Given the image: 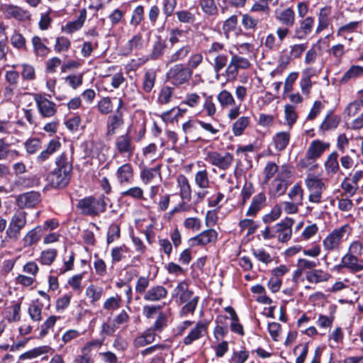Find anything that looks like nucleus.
Segmentation results:
<instances>
[{"mask_svg": "<svg viewBox=\"0 0 363 363\" xmlns=\"http://www.w3.org/2000/svg\"><path fill=\"white\" fill-rule=\"evenodd\" d=\"M55 164L57 168L48 174L47 180L52 187H65L70 180L72 165L65 153L56 158Z\"/></svg>", "mask_w": 363, "mask_h": 363, "instance_id": "nucleus-1", "label": "nucleus"}, {"mask_svg": "<svg viewBox=\"0 0 363 363\" xmlns=\"http://www.w3.org/2000/svg\"><path fill=\"white\" fill-rule=\"evenodd\" d=\"M172 297L178 298L180 303H184L179 311L181 317H186L189 313L193 314L199 301V297L189 290L188 284L184 281H180L174 289Z\"/></svg>", "mask_w": 363, "mask_h": 363, "instance_id": "nucleus-2", "label": "nucleus"}, {"mask_svg": "<svg viewBox=\"0 0 363 363\" xmlns=\"http://www.w3.org/2000/svg\"><path fill=\"white\" fill-rule=\"evenodd\" d=\"M106 204L104 195H101L98 198L89 196L81 199L77 204V208L83 214L96 216L106 211Z\"/></svg>", "mask_w": 363, "mask_h": 363, "instance_id": "nucleus-3", "label": "nucleus"}, {"mask_svg": "<svg viewBox=\"0 0 363 363\" xmlns=\"http://www.w3.org/2000/svg\"><path fill=\"white\" fill-rule=\"evenodd\" d=\"M204 160L220 170L228 169L233 161V155L226 151L206 150Z\"/></svg>", "mask_w": 363, "mask_h": 363, "instance_id": "nucleus-4", "label": "nucleus"}, {"mask_svg": "<svg viewBox=\"0 0 363 363\" xmlns=\"http://www.w3.org/2000/svg\"><path fill=\"white\" fill-rule=\"evenodd\" d=\"M193 74V71L185 65L178 63L172 66L166 74L168 82L175 86L188 83Z\"/></svg>", "mask_w": 363, "mask_h": 363, "instance_id": "nucleus-5", "label": "nucleus"}, {"mask_svg": "<svg viewBox=\"0 0 363 363\" xmlns=\"http://www.w3.org/2000/svg\"><path fill=\"white\" fill-rule=\"evenodd\" d=\"M329 147L328 143H323L318 140L313 141L307 150L306 157L299 162V165L303 168L307 167L309 160H315L320 157Z\"/></svg>", "mask_w": 363, "mask_h": 363, "instance_id": "nucleus-6", "label": "nucleus"}, {"mask_svg": "<svg viewBox=\"0 0 363 363\" xmlns=\"http://www.w3.org/2000/svg\"><path fill=\"white\" fill-rule=\"evenodd\" d=\"M34 101L38 112L43 118H50L57 113L56 104L47 99L44 94H34Z\"/></svg>", "mask_w": 363, "mask_h": 363, "instance_id": "nucleus-7", "label": "nucleus"}, {"mask_svg": "<svg viewBox=\"0 0 363 363\" xmlns=\"http://www.w3.org/2000/svg\"><path fill=\"white\" fill-rule=\"evenodd\" d=\"M115 147L117 152L123 157H131L135 150L133 138L129 130L126 133L118 135L115 140Z\"/></svg>", "mask_w": 363, "mask_h": 363, "instance_id": "nucleus-8", "label": "nucleus"}, {"mask_svg": "<svg viewBox=\"0 0 363 363\" xmlns=\"http://www.w3.org/2000/svg\"><path fill=\"white\" fill-rule=\"evenodd\" d=\"M41 201L40 194L38 191H29L16 197L15 203L18 209L24 210L35 207Z\"/></svg>", "mask_w": 363, "mask_h": 363, "instance_id": "nucleus-9", "label": "nucleus"}, {"mask_svg": "<svg viewBox=\"0 0 363 363\" xmlns=\"http://www.w3.org/2000/svg\"><path fill=\"white\" fill-rule=\"evenodd\" d=\"M346 229L347 225H345L333 230L323 241L324 248L328 251L337 249Z\"/></svg>", "mask_w": 363, "mask_h": 363, "instance_id": "nucleus-10", "label": "nucleus"}, {"mask_svg": "<svg viewBox=\"0 0 363 363\" xmlns=\"http://www.w3.org/2000/svg\"><path fill=\"white\" fill-rule=\"evenodd\" d=\"M294 220L291 218H286L280 223L274 225L275 233H278L277 239L281 242H286L289 241L292 235V225H294Z\"/></svg>", "mask_w": 363, "mask_h": 363, "instance_id": "nucleus-11", "label": "nucleus"}, {"mask_svg": "<svg viewBox=\"0 0 363 363\" xmlns=\"http://www.w3.org/2000/svg\"><path fill=\"white\" fill-rule=\"evenodd\" d=\"M208 326V322L204 320L199 321L184 338L183 343L185 345H190L193 342L203 337L207 333Z\"/></svg>", "mask_w": 363, "mask_h": 363, "instance_id": "nucleus-12", "label": "nucleus"}, {"mask_svg": "<svg viewBox=\"0 0 363 363\" xmlns=\"http://www.w3.org/2000/svg\"><path fill=\"white\" fill-rule=\"evenodd\" d=\"M342 267L348 269L352 273L363 270V259L352 254H346L342 258Z\"/></svg>", "mask_w": 363, "mask_h": 363, "instance_id": "nucleus-13", "label": "nucleus"}, {"mask_svg": "<svg viewBox=\"0 0 363 363\" xmlns=\"http://www.w3.org/2000/svg\"><path fill=\"white\" fill-rule=\"evenodd\" d=\"M167 290L163 286L157 285L150 288L144 294L143 298L147 301H160L167 296Z\"/></svg>", "mask_w": 363, "mask_h": 363, "instance_id": "nucleus-14", "label": "nucleus"}, {"mask_svg": "<svg viewBox=\"0 0 363 363\" xmlns=\"http://www.w3.org/2000/svg\"><path fill=\"white\" fill-rule=\"evenodd\" d=\"M124 123L123 113L116 110V113L110 116L107 120V135H113L116 130L120 128Z\"/></svg>", "mask_w": 363, "mask_h": 363, "instance_id": "nucleus-15", "label": "nucleus"}, {"mask_svg": "<svg viewBox=\"0 0 363 363\" xmlns=\"http://www.w3.org/2000/svg\"><path fill=\"white\" fill-rule=\"evenodd\" d=\"M118 182L121 185L130 184L133 179V169L127 163L121 166L116 172Z\"/></svg>", "mask_w": 363, "mask_h": 363, "instance_id": "nucleus-16", "label": "nucleus"}, {"mask_svg": "<svg viewBox=\"0 0 363 363\" xmlns=\"http://www.w3.org/2000/svg\"><path fill=\"white\" fill-rule=\"evenodd\" d=\"M101 340H93L89 342L82 349V354L77 357L74 363H91L89 353L93 348H99L102 345Z\"/></svg>", "mask_w": 363, "mask_h": 363, "instance_id": "nucleus-17", "label": "nucleus"}, {"mask_svg": "<svg viewBox=\"0 0 363 363\" xmlns=\"http://www.w3.org/2000/svg\"><path fill=\"white\" fill-rule=\"evenodd\" d=\"M61 147V143L57 139L51 140L47 147L43 150L36 157L38 163H43L50 158L55 152L58 151Z\"/></svg>", "mask_w": 363, "mask_h": 363, "instance_id": "nucleus-18", "label": "nucleus"}, {"mask_svg": "<svg viewBox=\"0 0 363 363\" xmlns=\"http://www.w3.org/2000/svg\"><path fill=\"white\" fill-rule=\"evenodd\" d=\"M191 50V47L188 44H186L182 47L177 49L174 52L167 56L166 65L167 66L174 62L184 60L189 55Z\"/></svg>", "mask_w": 363, "mask_h": 363, "instance_id": "nucleus-19", "label": "nucleus"}, {"mask_svg": "<svg viewBox=\"0 0 363 363\" xmlns=\"http://www.w3.org/2000/svg\"><path fill=\"white\" fill-rule=\"evenodd\" d=\"M42 234V227L37 226L30 230L22 238V242L24 247H28L36 244L40 239Z\"/></svg>", "mask_w": 363, "mask_h": 363, "instance_id": "nucleus-20", "label": "nucleus"}, {"mask_svg": "<svg viewBox=\"0 0 363 363\" xmlns=\"http://www.w3.org/2000/svg\"><path fill=\"white\" fill-rule=\"evenodd\" d=\"M218 233L213 229H208L203 231L192 240L196 242L197 245H206L208 243L215 242L217 240Z\"/></svg>", "mask_w": 363, "mask_h": 363, "instance_id": "nucleus-21", "label": "nucleus"}, {"mask_svg": "<svg viewBox=\"0 0 363 363\" xmlns=\"http://www.w3.org/2000/svg\"><path fill=\"white\" fill-rule=\"evenodd\" d=\"M331 277V275L322 269H312L306 272V279L310 283L318 284L327 281Z\"/></svg>", "mask_w": 363, "mask_h": 363, "instance_id": "nucleus-22", "label": "nucleus"}, {"mask_svg": "<svg viewBox=\"0 0 363 363\" xmlns=\"http://www.w3.org/2000/svg\"><path fill=\"white\" fill-rule=\"evenodd\" d=\"M337 159L338 154L337 152H333L328 156L324 164L325 169L328 175L333 176L339 171L340 166Z\"/></svg>", "mask_w": 363, "mask_h": 363, "instance_id": "nucleus-23", "label": "nucleus"}, {"mask_svg": "<svg viewBox=\"0 0 363 363\" xmlns=\"http://www.w3.org/2000/svg\"><path fill=\"white\" fill-rule=\"evenodd\" d=\"M177 182L180 190V196L189 201L191 199V188L188 179L184 174H179Z\"/></svg>", "mask_w": 363, "mask_h": 363, "instance_id": "nucleus-24", "label": "nucleus"}, {"mask_svg": "<svg viewBox=\"0 0 363 363\" xmlns=\"http://www.w3.org/2000/svg\"><path fill=\"white\" fill-rule=\"evenodd\" d=\"M265 201L266 197L264 194H259L254 196L246 212V215L247 216H255L264 206Z\"/></svg>", "mask_w": 363, "mask_h": 363, "instance_id": "nucleus-25", "label": "nucleus"}, {"mask_svg": "<svg viewBox=\"0 0 363 363\" xmlns=\"http://www.w3.org/2000/svg\"><path fill=\"white\" fill-rule=\"evenodd\" d=\"M276 18L283 25L291 27L295 23V13L292 9L287 8L279 12H276Z\"/></svg>", "mask_w": 363, "mask_h": 363, "instance_id": "nucleus-26", "label": "nucleus"}, {"mask_svg": "<svg viewBox=\"0 0 363 363\" xmlns=\"http://www.w3.org/2000/svg\"><path fill=\"white\" fill-rule=\"evenodd\" d=\"M86 17V11L85 9H83L80 11L79 16L76 20L69 22L66 24L64 28L65 31L67 33H72L79 30L85 21Z\"/></svg>", "mask_w": 363, "mask_h": 363, "instance_id": "nucleus-27", "label": "nucleus"}, {"mask_svg": "<svg viewBox=\"0 0 363 363\" xmlns=\"http://www.w3.org/2000/svg\"><path fill=\"white\" fill-rule=\"evenodd\" d=\"M289 182H285L280 179H274L269 186V194L274 196H279L285 194Z\"/></svg>", "mask_w": 363, "mask_h": 363, "instance_id": "nucleus-28", "label": "nucleus"}, {"mask_svg": "<svg viewBox=\"0 0 363 363\" xmlns=\"http://www.w3.org/2000/svg\"><path fill=\"white\" fill-rule=\"evenodd\" d=\"M331 14L330 7H324L320 10L318 15V25L316 33H319L325 30L329 25L330 16Z\"/></svg>", "mask_w": 363, "mask_h": 363, "instance_id": "nucleus-29", "label": "nucleus"}, {"mask_svg": "<svg viewBox=\"0 0 363 363\" xmlns=\"http://www.w3.org/2000/svg\"><path fill=\"white\" fill-rule=\"evenodd\" d=\"M156 334L152 330L147 329L134 340V345L142 347L154 342Z\"/></svg>", "mask_w": 363, "mask_h": 363, "instance_id": "nucleus-30", "label": "nucleus"}, {"mask_svg": "<svg viewBox=\"0 0 363 363\" xmlns=\"http://www.w3.org/2000/svg\"><path fill=\"white\" fill-rule=\"evenodd\" d=\"M340 122V118L335 115L328 114L326 116L321 125L320 130L323 133L330 130L335 129Z\"/></svg>", "mask_w": 363, "mask_h": 363, "instance_id": "nucleus-31", "label": "nucleus"}, {"mask_svg": "<svg viewBox=\"0 0 363 363\" xmlns=\"http://www.w3.org/2000/svg\"><path fill=\"white\" fill-rule=\"evenodd\" d=\"M225 51V45L219 42H213L209 46L206 48L204 51L206 60L210 61V58H212L216 55L223 54V52Z\"/></svg>", "mask_w": 363, "mask_h": 363, "instance_id": "nucleus-32", "label": "nucleus"}, {"mask_svg": "<svg viewBox=\"0 0 363 363\" xmlns=\"http://www.w3.org/2000/svg\"><path fill=\"white\" fill-rule=\"evenodd\" d=\"M199 4L206 15L213 16L218 14V9L214 0H199Z\"/></svg>", "mask_w": 363, "mask_h": 363, "instance_id": "nucleus-33", "label": "nucleus"}, {"mask_svg": "<svg viewBox=\"0 0 363 363\" xmlns=\"http://www.w3.org/2000/svg\"><path fill=\"white\" fill-rule=\"evenodd\" d=\"M305 184L308 190H325L326 188L322 179L313 174L307 176Z\"/></svg>", "mask_w": 363, "mask_h": 363, "instance_id": "nucleus-34", "label": "nucleus"}, {"mask_svg": "<svg viewBox=\"0 0 363 363\" xmlns=\"http://www.w3.org/2000/svg\"><path fill=\"white\" fill-rule=\"evenodd\" d=\"M27 216L28 213L24 210L16 208L11 216L9 222L24 228L28 222Z\"/></svg>", "mask_w": 363, "mask_h": 363, "instance_id": "nucleus-35", "label": "nucleus"}, {"mask_svg": "<svg viewBox=\"0 0 363 363\" xmlns=\"http://www.w3.org/2000/svg\"><path fill=\"white\" fill-rule=\"evenodd\" d=\"M290 140L289 132H279L274 138L276 149L279 151L284 150L288 145Z\"/></svg>", "mask_w": 363, "mask_h": 363, "instance_id": "nucleus-36", "label": "nucleus"}, {"mask_svg": "<svg viewBox=\"0 0 363 363\" xmlns=\"http://www.w3.org/2000/svg\"><path fill=\"white\" fill-rule=\"evenodd\" d=\"M104 293L102 287L96 286L93 284L89 286L86 289V296L90 300L91 304H94L101 298Z\"/></svg>", "mask_w": 363, "mask_h": 363, "instance_id": "nucleus-37", "label": "nucleus"}, {"mask_svg": "<svg viewBox=\"0 0 363 363\" xmlns=\"http://www.w3.org/2000/svg\"><path fill=\"white\" fill-rule=\"evenodd\" d=\"M362 74L363 67L359 65H353L344 74V75L340 79V82L342 84L347 83L350 79H355Z\"/></svg>", "mask_w": 363, "mask_h": 363, "instance_id": "nucleus-38", "label": "nucleus"}, {"mask_svg": "<svg viewBox=\"0 0 363 363\" xmlns=\"http://www.w3.org/2000/svg\"><path fill=\"white\" fill-rule=\"evenodd\" d=\"M155 80L156 72L152 69L147 70L144 74L143 82V89L144 91L150 92L155 86Z\"/></svg>", "mask_w": 363, "mask_h": 363, "instance_id": "nucleus-39", "label": "nucleus"}, {"mask_svg": "<svg viewBox=\"0 0 363 363\" xmlns=\"http://www.w3.org/2000/svg\"><path fill=\"white\" fill-rule=\"evenodd\" d=\"M31 42L33 46L34 52L37 55L43 57L49 53L50 49L43 43L40 37L34 36L32 38Z\"/></svg>", "mask_w": 363, "mask_h": 363, "instance_id": "nucleus-40", "label": "nucleus"}, {"mask_svg": "<svg viewBox=\"0 0 363 363\" xmlns=\"http://www.w3.org/2000/svg\"><path fill=\"white\" fill-rule=\"evenodd\" d=\"M52 348L48 346H42L28 351L20 356L21 359L35 358L41 354L49 353Z\"/></svg>", "mask_w": 363, "mask_h": 363, "instance_id": "nucleus-41", "label": "nucleus"}, {"mask_svg": "<svg viewBox=\"0 0 363 363\" xmlns=\"http://www.w3.org/2000/svg\"><path fill=\"white\" fill-rule=\"evenodd\" d=\"M359 23L358 21H352L347 24H345L337 30V35L342 36L345 39L351 41L352 37H347V35L354 32L359 26Z\"/></svg>", "mask_w": 363, "mask_h": 363, "instance_id": "nucleus-42", "label": "nucleus"}, {"mask_svg": "<svg viewBox=\"0 0 363 363\" xmlns=\"http://www.w3.org/2000/svg\"><path fill=\"white\" fill-rule=\"evenodd\" d=\"M217 99L223 108H228L235 104V99L228 91L223 90L217 96Z\"/></svg>", "mask_w": 363, "mask_h": 363, "instance_id": "nucleus-43", "label": "nucleus"}, {"mask_svg": "<svg viewBox=\"0 0 363 363\" xmlns=\"http://www.w3.org/2000/svg\"><path fill=\"white\" fill-rule=\"evenodd\" d=\"M23 229V228L9 222L6 230V238L11 241H17L21 236Z\"/></svg>", "mask_w": 363, "mask_h": 363, "instance_id": "nucleus-44", "label": "nucleus"}, {"mask_svg": "<svg viewBox=\"0 0 363 363\" xmlns=\"http://www.w3.org/2000/svg\"><path fill=\"white\" fill-rule=\"evenodd\" d=\"M250 118L247 116L239 118L233 125V133L235 135L239 136L242 134L244 130L249 125Z\"/></svg>", "mask_w": 363, "mask_h": 363, "instance_id": "nucleus-45", "label": "nucleus"}, {"mask_svg": "<svg viewBox=\"0 0 363 363\" xmlns=\"http://www.w3.org/2000/svg\"><path fill=\"white\" fill-rule=\"evenodd\" d=\"M284 118L287 125L291 128L292 125L296 123L298 116L296 113L295 106L291 104H286L284 106Z\"/></svg>", "mask_w": 363, "mask_h": 363, "instance_id": "nucleus-46", "label": "nucleus"}, {"mask_svg": "<svg viewBox=\"0 0 363 363\" xmlns=\"http://www.w3.org/2000/svg\"><path fill=\"white\" fill-rule=\"evenodd\" d=\"M195 182L201 189H206L209 186L210 182L206 169L199 170L196 173Z\"/></svg>", "mask_w": 363, "mask_h": 363, "instance_id": "nucleus-47", "label": "nucleus"}, {"mask_svg": "<svg viewBox=\"0 0 363 363\" xmlns=\"http://www.w3.org/2000/svg\"><path fill=\"white\" fill-rule=\"evenodd\" d=\"M213 61V67L215 72L218 73L221 69H223L228 63V56L223 53L219 55H216L212 58H210V61Z\"/></svg>", "mask_w": 363, "mask_h": 363, "instance_id": "nucleus-48", "label": "nucleus"}, {"mask_svg": "<svg viewBox=\"0 0 363 363\" xmlns=\"http://www.w3.org/2000/svg\"><path fill=\"white\" fill-rule=\"evenodd\" d=\"M160 166L158 165L156 167L145 169L140 174V177L143 183L148 184L156 176L160 174Z\"/></svg>", "mask_w": 363, "mask_h": 363, "instance_id": "nucleus-49", "label": "nucleus"}, {"mask_svg": "<svg viewBox=\"0 0 363 363\" xmlns=\"http://www.w3.org/2000/svg\"><path fill=\"white\" fill-rule=\"evenodd\" d=\"M24 147L28 154H35L41 148V140L35 138H30L25 142Z\"/></svg>", "mask_w": 363, "mask_h": 363, "instance_id": "nucleus-50", "label": "nucleus"}, {"mask_svg": "<svg viewBox=\"0 0 363 363\" xmlns=\"http://www.w3.org/2000/svg\"><path fill=\"white\" fill-rule=\"evenodd\" d=\"M289 197L294 202H297L298 203H303V191L298 184H295L291 189L289 193Z\"/></svg>", "mask_w": 363, "mask_h": 363, "instance_id": "nucleus-51", "label": "nucleus"}, {"mask_svg": "<svg viewBox=\"0 0 363 363\" xmlns=\"http://www.w3.org/2000/svg\"><path fill=\"white\" fill-rule=\"evenodd\" d=\"M259 20L250 14H243L242 16V25L245 29L255 30L257 28Z\"/></svg>", "mask_w": 363, "mask_h": 363, "instance_id": "nucleus-52", "label": "nucleus"}, {"mask_svg": "<svg viewBox=\"0 0 363 363\" xmlns=\"http://www.w3.org/2000/svg\"><path fill=\"white\" fill-rule=\"evenodd\" d=\"M121 297L118 295L107 298L104 303V308L107 311H114L120 308Z\"/></svg>", "mask_w": 363, "mask_h": 363, "instance_id": "nucleus-53", "label": "nucleus"}, {"mask_svg": "<svg viewBox=\"0 0 363 363\" xmlns=\"http://www.w3.org/2000/svg\"><path fill=\"white\" fill-rule=\"evenodd\" d=\"M70 45L71 42L65 36L57 37L55 45V50L57 52H66L69 49Z\"/></svg>", "mask_w": 363, "mask_h": 363, "instance_id": "nucleus-54", "label": "nucleus"}, {"mask_svg": "<svg viewBox=\"0 0 363 363\" xmlns=\"http://www.w3.org/2000/svg\"><path fill=\"white\" fill-rule=\"evenodd\" d=\"M166 48V43L160 40L156 41L152 48V52L150 54V58L152 60H157L160 57Z\"/></svg>", "mask_w": 363, "mask_h": 363, "instance_id": "nucleus-55", "label": "nucleus"}, {"mask_svg": "<svg viewBox=\"0 0 363 363\" xmlns=\"http://www.w3.org/2000/svg\"><path fill=\"white\" fill-rule=\"evenodd\" d=\"M99 111L102 114H108L113 110V105L109 97H104L98 103Z\"/></svg>", "mask_w": 363, "mask_h": 363, "instance_id": "nucleus-56", "label": "nucleus"}, {"mask_svg": "<svg viewBox=\"0 0 363 363\" xmlns=\"http://www.w3.org/2000/svg\"><path fill=\"white\" fill-rule=\"evenodd\" d=\"M166 325L167 317L164 313H160L155 323L148 330H152L156 334V332H161Z\"/></svg>", "mask_w": 363, "mask_h": 363, "instance_id": "nucleus-57", "label": "nucleus"}, {"mask_svg": "<svg viewBox=\"0 0 363 363\" xmlns=\"http://www.w3.org/2000/svg\"><path fill=\"white\" fill-rule=\"evenodd\" d=\"M238 24V16L233 15L225 21L223 25V30L225 35L233 30Z\"/></svg>", "mask_w": 363, "mask_h": 363, "instance_id": "nucleus-58", "label": "nucleus"}, {"mask_svg": "<svg viewBox=\"0 0 363 363\" xmlns=\"http://www.w3.org/2000/svg\"><path fill=\"white\" fill-rule=\"evenodd\" d=\"M21 67V76L23 79L32 81L35 78V68L32 65L28 64H23Z\"/></svg>", "mask_w": 363, "mask_h": 363, "instance_id": "nucleus-59", "label": "nucleus"}, {"mask_svg": "<svg viewBox=\"0 0 363 363\" xmlns=\"http://www.w3.org/2000/svg\"><path fill=\"white\" fill-rule=\"evenodd\" d=\"M178 20L181 23H191L195 21V16L187 10H182L176 13Z\"/></svg>", "mask_w": 363, "mask_h": 363, "instance_id": "nucleus-60", "label": "nucleus"}, {"mask_svg": "<svg viewBox=\"0 0 363 363\" xmlns=\"http://www.w3.org/2000/svg\"><path fill=\"white\" fill-rule=\"evenodd\" d=\"M122 196H129L135 199H141L143 198V191L138 186L130 188L121 193Z\"/></svg>", "mask_w": 363, "mask_h": 363, "instance_id": "nucleus-61", "label": "nucleus"}, {"mask_svg": "<svg viewBox=\"0 0 363 363\" xmlns=\"http://www.w3.org/2000/svg\"><path fill=\"white\" fill-rule=\"evenodd\" d=\"M5 13L7 18L21 19L23 17V11L18 6L9 5L5 7Z\"/></svg>", "mask_w": 363, "mask_h": 363, "instance_id": "nucleus-62", "label": "nucleus"}, {"mask_svg": "<svg viewBox=\"0 0 363 363\" xmlns=\"http://www.w3.org/2000/svg\"><path fill=\"white\" fill-rule=\"evenodd\" d=\"M150 280L147 277H140L138 278L135 285L136 293L142 295L147 291L146 289L149 286Z\"/></svg>", "mask_w": 363, "mask_h": 363, "instance_id": "nucleus-63", "label": "nucleus"}, {"mask_svg": "<svg viewBox=\"0 0 363 363\" xmlns=\"http://www.w3.org/2000/svg\"><path fill=\"white\" fill-rule=\"evenodd\" d=\"M253 255L260 262L269 264L272 261L271 255L264 249L252 250Z\"/></svg>", "mask_w": 363, "mask_h": 363, "instance_id": "nucleus-64", "label": "nucleus"}]
</instances>
